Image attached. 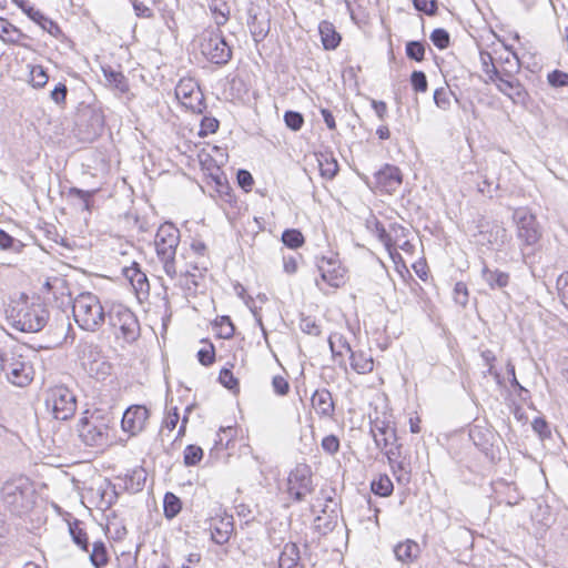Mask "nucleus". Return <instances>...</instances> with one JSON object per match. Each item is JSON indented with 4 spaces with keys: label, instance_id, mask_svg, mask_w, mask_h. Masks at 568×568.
Masks as SVG:
<instances>
[{
    "label": "nucleus",
    "instance_id": "nucleus-26",
    "mask_svg": "<svg viewBox=\"0 0 568 568\" xmlns=\"http://www.w3.org/2000/svg\"><path fill=\"white\" fill-rule=\"evenodd\" d=\"M481 277L491 290L504 288L509 283V274L499 270H490L484 263Z\"/></svg>",
    "mask_w": 568,
    "mask_h": 568
},
{
    "label": "nucleus",
    "instance_id": "nucleus-64",
    "mask_svg": "<svg viewBox=\"0 0 568 568\" xmlns=\"http://www.w3.org/2000/svg\"><path fill=\"white\" fill-rule=\"evenodd\" d=\"M179 419H180V415L178 413V408L174 407V408L170 409L164 418V422H163L164 427L166 429H169L170 432H172L176 427Z\"/></svg>",
    "mask_w": 568,
    "mask_h": 568
},
{
    "label": "nucleus",
    "instance_id": "nucleus-22",
    "mask_svg": "<svg viewBox=\"0 0 568 568\" xmlns=\"http://www.w3.org/2000/svg\"><path fill=\"white\" fill-rule=\"evenodd\" d=\"M367 229L383 243L394 261L396 257L400 258L399 253L393 248V236L376 217L367 221Z\"/></svg>",
    "mask_w": 568,
    "mask_h": 568
},
{
    "label": "nucleus",
    "instance_id": "nucleus-61",
    "mask_svg": "<svg viewBox=\"0 0 568 568\" xmlns=\"http://www.w3.org/2000/svg\"><path fill=\"white\" fill-rule=\"evenodd\" d=\"M68 88L64 83L59 82L50 93V98L57 103L62 104L65 102Z\"/></svg>",
    "mask_w": 568,
    "mask_h": 568
},
{
    "label": "nucleus",
    "instance_id": "nucleus-41",
    "mask_svg": "<svg viewBox=\"0 0 568 568\" xmlns=\"http://www.w3.org/2000/svg\"><path fill=\"white\" fill-rule=\"evenodd\" d=\"M336 516L332 517H323L317 516L315 518V529L318 534L325 536L328 532L333 531L336 526Z\"/></svg>",
    "mask_w": 568,
    "mask_h": 568
},
{
    "label": "nucleus",
    "instance_id": "nucleus-13",
    "mask_svg": "<svg viewBox=\"0 0 568 568\" xmlns=\"http://www.w3.org/2000/svg\"><path fill=\"white\" fill-rule=\"evenodd\" d=\"M287 491L295 501H302L313 491L312 471L305 464L297 465L288 475Z\"/></svg>",
    "mask_w": 568,
    "mask_h": 568
},
{
    "label": "nucleus",
    "instance_id": "nucleus-58",
    "mask_svg": "<svg viewBox=\"0 0 568 568\" xmlns=\"http://www.w3.org/2000/svg\"><path fill=\"white\" fill-rule=\"evenodd\" d=\"M272 387H273V390L280 396H284L290 392L288 382L286 381V378H284L281 375H276L273 377Z\"/></svg>",
    "mask_w": 568,
    "mask_h": 568
},
{
    "label": "nucleus",
    "instance_id": "nucleus-59",
    "mask_svg": "<svg viewBox=\"0 0 568 568\" xmlns=\"http://www.w3.org/2000/svg\"><path fill=\"white\" fill-rule=\"evenodd\" d=\"M220 336L223 338H231L234 335V326L229 316H222L219 322Z\"/></svg>",
    "mask_w": 568,
    "mask_h": 568
},
{
    "label": "nucleus",
    "instance_id": "nucleus-28",
    "mask_svg": "<svg viewBox=\"0 0 568 568\" xmlns=\"http://www.w3.org/2000/svg\"><path fill=\"white\" fill-rule=\"evenodd\" d=\"M479 59L481 63V70L486 75L485 83L497 82L498 78L504 72V69H498L495 65L493 55L487 51H480Z\"/></svg>",
    "mask_w": 568,
    "mask_h": 568
},
{
    "label": "nucleus",
    "instance_id": "nucleus-63",
    "mask_svg": "<svg viewBox=\"0 0 568 568\" xmlns=\"http://www.w3.org/2000/svg\"><path fill=\"white\" fill-rule=\"evenodd\" d=\"M532 429L542 438L550 436L548 423L544 418H535L532 422Z\"/></svg>",
    "mask_w": 568,
    "mask_h": 568
},
{
    "label": "nucleus",
    "instance_id": "nucleus-53",
    "mask_svg": "<svg viewBox=\"0 0 568 568\" xmlns=\"http://www.w3.org/2000/svg\"><path fill=\"white\" fill-rule=\"evenodd\" d=\"M323 450L329 455H335L339 450V439L335 435H327L322 439Z\"/></svg>",
    "mask_w": 568,
    "mask_h": 568
},
{
    "label": "nucleus",
    "instance_id": "nucleus-44",
    "mask_svg": "<svg viewBox=\"0 0 568 568\" xmlns=\"http://www.w3.org/2000/svg\"><path fill=\"white\" fill-rule=\"evenodd\" d=\"M31 83L34 88H42L47 84L49 75L41 65H33L30 71Z\"/></svg>",
    "mask_w": 568,
    "mask_h": 568
},
{
    "label": "nucleus",
    "instance_id": "nucleus-51",
    "mask_svg": "<svg viewBox=\"0 0 568 568\" xmlns=\"http://www.w3.org/2000/svg\"><path fill=\"white\" fill-rule=\"evenodd\" d=\"M547 80L554 88L568 87V73L561 70H554L548 73Z\"/></svg>",
    "mask_w": 568,
    "mask_h": 568
},
{
    "label": "nucleus",
    "instance_id": "nucleus-24",
    "mask_svg": "<svg viewBox=\"0 0 568 568\" xmlns=\"http://www.w3.org/2000/svg\"><path fill=\"white\" fill-rule=\"evenodd\" d=\"M28 17L36 22L42 30L47 31L52 37L59 39L63 37V32L61 28L58 26L55 21L44 16L40 10L33 8H29Z\"/></svg>",
    "mask_w": 568,
    "mask_h": 568
},
{
    "label": "nucleus",
    "instance_id": "nucleus-43",
    "mask_svg": "<svg viewBox=\"0 0 568 568\" xmlns=\"http://www.w3.org/2000/svg\"><path fill=\"white\" fill-rule=\"evenodd\" d=\"M285 125L292 131H298L304 124V116L297 111H286L284 113Z\"/></svg>",
    "mask_w": 568,
    "mask_h": 568
},
{
    "label": "nucleus",
    "instance_id": "nucleus-34",
    "mask_svg": "<svg viewBox=\"0 0 568 568\" xmlns=\"http://www.w3.org/2000/svg\"><path fill=\"white\" fill-rule=\"evenodd\" d=\"M90 561L95 568L105 566L109 561L106 546L102 541H94L90 552Z\"/></svg>",
    "mask_w": 568,
    "mask_h": 568
},
{
    "label": "nucleus",
    "instance_id": "nucleus-27",
    "mask_svg": "<svg viewBox=\"0 0 568 568\" xmlns=\"http://www.w3.org/2000/svg\"><path fill=\"white\" fill-rule=\"evenodd\" d=\"M280 568H302L300 564V549L296 544L287 542L278 558Z\"/></svg>",
    "mask_w": 568,
    "mask_h": 568
},
{
    "label": "nucleus",
    "instance_id": "nucleus-56",
    "mask_svg": "<svg viewBox=\"0 0 568 568\" xmlns=\"http://www.w3.org/2000/svg\"><path fill=\"white\" fill-rule=\"evenodd\" d=\"M219 381L227 389H235L239 386L237 379L229 368L221 369Z\"/></svg>",
    "mask_w": 568,
    "mask_h": 568
},
{
    "label": "nucleus",
    "instance_id": "nucleus-16",
    "mask_svg": "<svg viewBox=\"0 0 568 568\" xmlns=\"http://www.w3.org/2000/svg\"><path fill=\"white\" fill-rule=\"evenodd\" d=\"M322 281L326 282L331 287L338 288L345 283L344 270L339 262L331 256H323L317 263Z\"/></svg>",
    "mask_w": 568,
    "mask_h": 568
},
{
    "label": "nucleus",
    "instance_id": "nucleus-3",
    "mask_svg": "<svg viewBox=\"0 0 568 568\" xmlns=\"http://www.w3.org/2000/svg\"><path fill=\"white\" fill-rule=\"evenodd\" d=\"M3 506L13 515L21 516L34 504V489L27 478L8 480L1 488Z\"/></svg>",
    "mask_w": 568,
    "mask_h": 568
},
{
    "label": "nucleus",
    "instance_id": "nucleus-49",
    "mask_svg": "<svg viewBox=\"0 0 568 568\" xmlns=\"http://www.w3.org/2000/svg\"><path fill=\"white\" fill-rule=\"evenodd\" d=\"M410 83L416 92H426L428 82L426 74L423 71H413L410 75Z\"/></svg>",
    "mask_w": 568,
    "mask_h": 568
},
{
    "label": "nucleus",
    "instance_id": "nucleus-31",
    "mask_svg": "<svg viewBox=\"0 0 568 568\" xmlns=\"http://www.w3.org/2000/svg\"><path fill=\"white\" fill-rule=\"evenodd\" d=\"M102 71L108 84L112 85L121 93H126L129 91L130 87L128 79L122 72L115 71L110 67L103 68Z\"/></svg>",
    "mask_w": 568,
    "mask_h": 568
},
{
    "label": "nucleus",
    "instance_id": "nucleus-36",
    "mask_svg": "<svg viewBox=\"0 0 568 568\" xmlns=\"http://www.w3.org/2000/svg\"><path fill=\"white\" fill-rule=\"evenodd\" d=\"M329 348L332 351L333 356H342L343 349L351 354L352 348L347 339L341 334H332L328 337Z\"/></svg>",
    "mask_w": 568,
    "mask_h": 568
},
{
    "label": "nucleus",
    "instance_id": "nucleus-6",
    "mask_svg": "<svg viewBox=\"0 0 568 568\" xmlns=\"http://www.w3.org/2000/svg\"><path fill=\"white\" fill-rule=\"evenodd\" d=\"M503 61L508 63L510 68L504 69V72L494 84L500 93L508 97L514 103L525 104L528 93L520 81L515 78V74L520 69L518 57L514 52H509Z\"/></svg>",
    "mask_w": 568,
    "mask_h": 568
},
{
    "label": "nucleus",
    "instance_id": "nucleus-40",
    "mask_svg": "<svg viewBox=\"0 0 568 568\" xmlns=\"http://www.w3.org/2000/svg\"><path fill=\"white\" fill-rule=\"evenodd\" d=\"M203 458V449L200 446L187 445L184 449L183 459L186 466H194Z\"/></svg>",
    "mask_w": 568,
    "mask_h": 568
},
{
    "label": "nucleus",
    "instance_id": "nucleus-37",
    "mask_svg": "<svg viewBox=\"0 0 568 568\" xmlns=\"http://www.w3.org/2000/svg\"><path fill=\"white\" fill-rule=\"evenodd\" d=\"M282 242L290 248H298L304 244V236L298 230L288 229L282 233Z\"/></svg>",
    "mask_w": 568,
    "mask_h": 568
},
{
    "label": "nucleus",
    "instance_id": "nucleus-48",
    "mask_svg": "<svg viewBox=\"0 0 568 568\" xmlns=\"http://www.w3.org/2000/svg\"><path fill=\"white\" fill-rule=\"evenodd\" d=\"M300 328L302 332L308 334L318 336L321 334L320 326L317 325L315 318L311 316H302L300 321Z\"/></svg>",
    "mask_w": 568,
    "mask_h": 568
},
{
    "label": "nucleus",
    "instance_id": "nucleus-30",
    "mask_svg": "<svg viewBox=\"0 0 568 568\" xmlns=\"http://www.w3.org/2000/svg\"><path fill=\"white\" fill-rule=\"evenodd\" d=\"M351 366L358 374H366L373 371L374 362L372 356L364 352H351Z\"/></svg>",
    "mask_w": 568,
    "mask_h": 568
},
{
    "label": "nucleus",
    "instance_id": "nucleus-20",
    "mask_svg": "<svg viewBox=\"0 0 568 568\" xmlns=\"http://www.w3.org/2000/svg\"><path fill=\"white\" fill-rule=\"evenodd\" d=\"M377 184L387 192L395 191L402 184V173L397 166L386 164L376 174Z\"/></svg>",
    "mask_w": 568,
    "mask_h": 568
},
{
    "label": "nucleus",
    "instance_id": "nucleus-21",
    "mask_svg": "<svg viewBox=\"0 0 568 568\" xmlns=\"http://www.w3.org/2000/svg\"><path fill=\"white\" fill-rule=\"evenodd\" d=\"M312 405L321 417H332L334 415V400L331 392L326 388L315 390L312 396Z\"/></svg>",
    "mask_w": 568,
    "mask_h": 568
},
{
    "label": "nucleus",
    "instance_id": "nucleus-11",
    "mask_svg": "<svg viewBox=\"0 0 568 568\" xmlns=\"http://www.w3.org/2000/svg\"><path fill=\"white\" fill-rule=\"evenodd\" d=\"M202 54L212 63L226 64L232 58L231 47L220 30L204 34L200 43Z\"/></svg>",
    "mask_w": 568,
    "mask_h": 568
},
{
    "label": "nucleus",
    "instance_id": "nucleus-14",
    "mask_svg": "<svg viewBox=\"0 0 568 568\" xmlns=\"http://www.w3.org/2000/svg\"><path fill=\"white\" fill-rule=\"evenodd\" d=\"M175 95L184 106L195 113H202L205 109L203 93L192 79L180 80L175 88Z\"/></svg>",
    "mask_w": 568,
    "mask_h": 568
},
{
    "label": "nucleus",
    "instance_id": "nucleus-19",
    "mask_svg": "<svg viewBox=\"0 0 568 568\" xmlns=\"http://www.w3.org/2000/svg\"><path fill=\"white\" fill-rule=\"evenodd\" d=\"M82 365L87 372L97 379H104L111 374L112 367L110 363L101 357L99 352L93 347H90V355L87 361L83 358Z\"/></svg>",
    "mask_w": 568,
    "mask_h": 568
},
{
    "label": "nucleus",
    "instance_id": "nucleus-12",
    "mask_svg": "<svg viewBox=\"0 0 568 568\" xmlns=\"http://www.w3.org/2000/svg\"><path fill=\"white\" fill-rule=\"evenodd\" d=\"M514 217L517 224V237L521 242V251L535 247L541 237V229L536 216L526 210H517Z\"/></svg>",
    "mask_w": 568,
    "mask_h": 568
},
{
    "label": "nucleus",
    "instance_id": "nucleus-39",
    "mask_svg": "<svg viewBox=\"0 0 568 568\" xmlns=\"http://www.w3.org/2000/svg\"><path fill=\"white\" fill-rule=\"evenodd\" d=\"M406 55L416 62L425 59V45L422 41H409L406 43Z\"/></svg>",
    "mask_w": 568,
    "mask_h": 568
},
{
    "label": "nucleus",
    "instance_id": "nucleus-25",
    "mask_svg": "<svg viewBox=\"0 0 568 568\" xmlns=\"http://www.w3.org/2000/svg\"><path fill=\"white\" fill-rule=\"evenodd\" d=\"M321 40L325 50H335L341 43V36L329 21H322L318 26Z\"/></svg>",
    "mask_w": 568,
    "mask_h": 568
},
{
    "label": "nucleus",
    "instance_id": "nucleus-42",
    "mask_svg": "<svg viewBox=\"0 0 568 568\" xmlns=\"http://www.w3.org/2000/svg\"><path fill=\"white\" fill-rule=\"evenodd\" d=\"M430 40L435 47L439 50H444L449 45L450 36L445 29L437 28L430 33Z\"/></svg>",
    "mask_w": 568,
    "mask_h": 568
},
{
    "label": "nucleus",
    "instance_id": "nucleus-4",
    "mask_svg": "<svg viewBox=\"0 0 568 568\" xmlns=\"http://www.w3.org/2000/svg\"><path fill=\"white\" fill-rule=\"evenodd\" d=\"M72 313L75 323L89 332L98 331L105 320L99 297L90 292L81 293L74 298Z\"/></svg>",
    "mask_w": 568,
    "mask_h": 568
},
{
    "label": "nucleus",
    "instance_id": "nucleus-17",
    "mask_svg": "<svg viewBox=\"0 0 568 568\" xmlns=\"http://www.w3.org/2000/svg\"><path fill=\"white\" fill-rule=\"evenodd\" d=\"M122 273L132 285L139 301L146 300L150 294V283L146 274L142 272L140 264L132 262L130 266L123 267Z\"/></svg>",
    "mask_w": 568,
    "mask_h": 568
},
{
    "label": "nucleus",
    "instance_id": "nucleus-60",
    "mask_svg": "<svg viewBox=\"0 0 568 568\" xmlns=\"http://www.w3.org/2000/svg\"><path fill=\"white\" fill-rule=\"evenodd\" d=\"M236 180L239 185L245 191H250L254 184V179L252 174L243 169L237 171Z\"/></svg>",
    "mask_w": 568,
    "mask_h": 568
},
{
    "label": "nucleus",
    "instance_id": "nucleus-35",
    "mask_svg": "<svg viewBox=\"0 0 568 568\" xmlns=\"http://www.w3.org/2000/svg\"><path fill=\"white\" fill-rule=\"evenodd\" d=\"M372 491L381 497H388L392 495L394 486L387 475H379V477L372 481Z\"/></svg>",
    "mask_w": 568,
    "mask_h": 568
},
{
    "label": "nucleus",
    "instance_id": "nucleus-47",
    "mask_svg": "<svg viewBox=\"0 0 568 568\" xmlns=\"http://www.w3.org/2000/svg\"><path fill=\"white\" fill-rule=\"evenodd\" d=\"M453 94L452 91L446 90L445 88H438L434 91V102L442 110H448L450 108L449 95Z\"/></svg>",
    "mask_w": 568,
    "mask_h": 568
},
{
    "label": "nucleus",
    "instance_id": "nucleus-57",
    "mask_svg": "<svg viewBox=\"0 0 568 568\" xmlns=\"http://www.w3.org/2000/svg\"><path fill=\"white\" fill-rule=\"evenodd\" d=\"M219 129V121L215 118L205 116L201 121L200 135L205 136L207 134L215 133Z\"/></svg>",
    "mask_w": 568,
    "mask_h": 568
},
{
    "label": "nucleus",
    "instance_id": "nucleus-5",
    "mask_svg": "<svg viewBox=\"0 0 568 568\" xmlns=\"http://www.w3.org/2000/svg\"><path fill=\"white\" fill-rule=\"evenodd\" d=\"M180 243V231L172 223L162 224L155 234L154 245L158 258L168 276L176 275L175 255Z\"/></svg>",
    "mask_w": 568,
    "mask_h": 568
},
{
    "label": "nucleus",
    "instance_id": "nucleus-50",
    "mask_svg": "<svg viewBox=\"0 0 568 568\" xmlns=\"http://www.w3.org/2000/svg\"><path fill=\"white\" fill-rule=\"evenodd\" d=\"M94 194V191H84L78 187H71L69 190L70 196H75L82 201L83 209L85 211H91V199Z\"/></svg>",
    "mask_w": 568,
    "mask_h": 568
},
{
    "label": "nucleus",
    "instance_id": "nucleus-1",
    "mask_svg": "<svg viewBox=\"0 0 568 568\" xmlns=\"http://www.w3.org/2000/svg\"><path fill=\"white\" fill-rule=\"evenodd\" d=\"M114 417L101 409L85 410L78 423V433L81 442L100 450L114 442Z\"/></svg>",
    "mask_w": 568,
    "mask_h": 568
},
{
    "label": "nucleus",
    "instance_id": "nucleus-10",
    "mask_svg": "<svg viewBox=\"0 0 568 568\" xmlns=\"http://www.w3.org/2000/svg\"><path fill=\"white\" fill-rule=\"evenodd\" d=\"M2 366L6 379L17 387H26L33 381L32 364L21 354L6 353Z\"/></svg>",
    "mask_w": 568,
    "mask_h": 568
},
{
    "label": "nucleus",
    "instance_id": "nucleus-45",
    "mask_svg": "<svg viewBox=\"0 0 568 568\" xmlns=\"http://www.w3.org/2000/svg\"><path fill=\"white\" fill-rule=\"evenodd\" d=\"M23 244L8 234L6 231L0 229V248L1 250H12L14 252H19Z\"/></svg>",
    "mask_w": 568,
    "mask_h": 568
},
{
    "label": "nucleus",
    "instance_id": "nucleus-52",
    "mask_svg": "<svg viewBox=\"0 0 568 568\" xmlns=\"http://www.w3.org/2000/svg\"><path fill=\"white\" fill-rule=\"evenodd\" d=\"M454 301L460 306H466L468 303V288L465 283L457 282L454 287Z\"/></svg>",
    "mask_w": 568,
    "mask_h": 568
},
{
    "label": "nucleus",
    "instance_id": "nucleus-33",
    "mask_svg": "<svg viewBox=\"0 0 568 568\" xmlns=\"http://www.w3.org/2000/svg\"><path fill=\"white\" fill-rule=\"evenodd\" d=\"M182 509L181 499L173 493L168 491L163 499V514L166 519L175 518Z\"/></svg>",
    "mask_w": 568,
    "mask_h": 568
},
{
    "label": "nucleus",
    "instance_id": "nucleus-54",
    "mask_svg": "<svg viewBox=\"0 0 568 568\" xmlns=\"http://www.w3.org/2000/svg\"><path fill=\"white\" fill-rule=\"evenodd\" d=\"M197 359L203 366H210L215 361V349L212 344L197 352Z\"/></svg>",
    "mask_w": 568,
    "mask_h": 568
},
{
    "label": "nucleus",
    "instance_id": "nucleus-15",
    "mask_svg": "<svg viewBox=\"0 0 568 568\" xmlns=\"http://www.w3.org/2000/svg\"><path fill=\"white\" fill-rule=\"evenodd\" d=\"M148 419V408L142 405H133L124 412L121 426L125 433L134 436L145 428Z\"/></svg>",
    "mask_w": 568,
    "mask_h": 568
},
{
    "label": "nucleus",
    "instance_id": "nucleus-38",
    "mask_svg": "<svg viewBox=\"0 0 568 568\" xmlns=\"http://www.w3.org/2000/svg\"><path fill=\"white\" fill-rule=\"evenodd\" d=\"M390 466L398 484L407 485L410 481V469L403 460L395 458Z\"/></svg>",
    "mask_w": 568,
    "mask_h": 568
},
{
    "label": "nucleus",
    "instance_id": "nucleus-55",
    "mask_svg": "<svg viewBox=\"0 0 568 568\" xmlns=\"http://www.w3.org/2000/svg\"><path fill=\"white\" fill-rule=\"evenodd\" d=\"M413 2L416 10L427 16H434L437 11L436 0H414Z\"/></svg>",
    "mask_w": 568,
    "mask_h": 568
},
{
    "label": "nucleus",
    "instance_id": "nucleus-23",
    "mask_svg": "<svg viewBox=\"0 0 568 568\" xmlns=\"http://www.w3.org/2000/svg\"><path fill=\"white\" fill-rule=\"evenodd\" d=\"M420 554L419 545L412 540L406 539L405 541L398 542L394 547V555L402 564H410L418 558Z\"/></svg>",
    "mask_w": 568,
    "mask_h": 568
},
{
    "label": "nucleus",
    "instance_id": "nucleus-32",
    "mask_svg": "<svg viewBox=\"0 0 568 568\" xmlns=\"http://www.w3.org/2000/svg\"><path fill=\"white\" fill-rule=\"evenodd\" d=\"M317 162L322 178L333 180L338 172L337 161L331 154L321 153Z\"/></svg>",
    "mask_w": 568,
    "mask_h": 568
},
{
    "label": "nucleus",
    "instance_id": "nucleus-18",
    "mask_svg": "<svg viewBox=\"0 0 568 568\" xmlns=\"http://www.w3.org/2000/svg\"><path fill=\"white\" fill-rule=\"evenodd\" d=\"M233 529L234 519L232 515H227L226 513H224L223 515H216L215 517L211 518V539L216 545L226 544L232 536Z\"/></svg>",
    "mask_w": 568,
    "mask_h": 568
},
{
    "label": "nucleus",
    "instance_id": "nucleus-2",
    "mask_svg": "<svg viewBox=\"0 0 568 568\" xmlns=\"http://www.w3.org/2000/svg\"><path fill=\"white\" fill-rule=\"evenodd\" d=\"M6 317L16 329L37 333L47 325L49 311L41 303H30L28 296L21 294L19 298L10 301L6 308Z\"/></svg>",
    "mask_w": 568,
    "mask_h": 568
},
{
    "label": "nucleus",
    "instance_id": "nucleus-46",
    "mask_svg": "<svg viewBox=\"0 0 568 568\" xmlns=\"http://www.w3.org/2000/svg\"><path fill=\"white\" fill-rule=\"evenodd\" d=\"M556 285L559 298L564 306L568 310V272H565L558 276Z\"/></svg>",
    "mask_w": 568,
    "mask_h": 568
},
{
    "label": "nucleus",
    "instance_id": "nucleus-9",
    "mask_svg": "<svg viewBox=\"0 0 568 568\" xmlns=\"http://www.w3.org/2000/svg\"><path fill=\"white\" fill-rule=\"evenodd\" d=\"M45 407L55 419L67 420L77 410V397L68 387L54 386L47 392Z\"/></svg>",
    "mask_w": 568,
    "mask_h": 568
},
{
    "label": "nucleus",
    "instance_id": "nucleus-29",
    "mask_svg": "<svg viewBox=\"0 0 568 568\" xmlns=\"http://www.w3.org/2000/svg\"><path fill=\"white\" fill-rule=\"evenodd\" d=\"M68 526H69V534H70L73 542L81 550L89 552L90 542H89L87 532L81 527L82 523L79 519H74L73 521H69Z\"/></svg>",
    "mask_w": 568,
    "mask_h": 568
},
{
    "label": "nucleus",
    "instance_id": "nucleus-8",
    "mask_svg": "<svg viewBox=\"0 0 568 568\" xmlns=\"http://www.w3.org/2000/svg\"><path fill=\"white\" fill-rule=\"evenodd\" d=\"M371 434L376 446L385 449L389 464H393L395 458L400 456L402 448V445L397 443L398 438L394 425L386 418L376 417L371 419Z\"/></svg>",
    "mask_w": 568,
    "mask_h": 568
},
{
    "label": "nucleus",
    "instance_id": "nucleus-62",
    "mask_svg": "<svg viewBox=\"0 0 568 568\" xmlns=\"http://www.w3.org/2000/svg\"><path fill=\"white\" fill-rule=\"evenodd\" d=\"M16 33L18 38H26L27 36L22 33L18 28L11 24L6 19H0V38H4L6 34Z\"/></svg>",
    "mask_w": 568,
    "mask_h": 568
},
{
    "label": "nucleus",
    "instance_id": "nucleus-7",
    "mask_svg": "<svg viewBox=\"0 0 568 568\" xmlns=\"http://www.w3.org/2000/svg\"><path fill=\"white\" fill-rule=\"evenodd\" d=\"M109 324L118 338L126 343L135 342L140 336V323L136 315L122 304L113 305L108 313Z\"/></svg>",
    "mask_w": 568,
    "mask_h": 568
}]
</instances>
